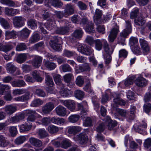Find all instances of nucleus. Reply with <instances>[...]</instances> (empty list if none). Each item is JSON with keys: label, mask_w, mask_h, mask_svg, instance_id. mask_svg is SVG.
<instances>
[{"label": "nucleus", "mask_w": 151, "mask_h": 151, "mask_svg": "<svg viewBox=\"0 0 151 151\" xmlns=\"http://www.w3.org/2000/svg\"><path fill=\"white\" fill-rule=\"evenodd\" d=\"M126 28L120 33V35L118 38V42L122 45L124 44L125 38L129 34L131 33L132 31L130 22L129 21H126Z\"/></svg>", "instance_id": "1"}, {"label": "nucleus", "mask_w": 151, "mask_h": 151, "mask_svg": "<svg viewBox=\"0 0 151 151\" xmlns=\"http://www.w3.org/2000/svg\"><path fill=\"white\" fill-rule=\"evenodd\" d=\"M26 92L25 89H17L14 90L13 94L14 96L20 95L25 93V94L20 96H19L14 98L15 100L18 101H27L29 99L30 93L29 91Z\"/></svg>", "instance_id": "2"}, {"label": "nucleus", "mask_w": 151, "mask_h": 151, "mask_svg": "<svg viewBox=\"0 0 151 151\" xmlns=\"http://www.w3.org/2000/svg\"><path fill=\"white\" fill-rule=\"evenodd\" d=\"M13 23L15 27H21L24 24L25 19L21 16H15L12 19Z\"/></svg>", "instance_id": "3"}, {"label": "nucleus", "mask_w": 151, "mask_h": 151, "mask_svg": "<svg viewBox=\"0 0 151 151\" xmlns=\"http://www.w3.org/2000/svg\"><path fill=\"white\" fill-rule=\"evenodd\" d=\"M139 43L143 53L147 55L150 52V49L148 42L143 38L139 39Z\"/></svg>", "instance_id": "4"}, {"label": "nucleus", "mask_w": 151, "mask_h": 151, "mask_svg": "<svg viewBox=\"0 0 151 151\" xmlns=\"http://www.w3.org/2000/svg\"><path fill=\"white\" fill-rule=\"evenodd\" d=\"M78 50L80 52L86 55H90L93 52L91 48L88 47L85 45H79L77 48Z\"/></svg>", "instance_id": "5"}, {"label": "nucleus", "mask_w": 151, "mask_h": 151, "mask_svg": "<svg viewBox=\"0 0 151 151\" xmlns=\"http://www.w3.org/2000/svg\"><path fill=\"white\" fill-rule=\"evenodd\" d=\"M54 108L53 103L51 102L46 103L42 106V111L44 114H49Z\"/></svg>", "instance_id": "6"}, {"label": "nucleus", "mask_w": 151, "mask_h": 151, "mask_svg": "<svg viewBox=\"0 0 151 151\" xmlns=\"http://www.w3.org/2000/svg\"><path fill=\"white\" fill-rule=\"evenodd\" d=\"M119 32V27H116L113 28L110 31L108 36V40L110 42H113L116 38L118 33Z\"/></svg>", "instance_id": "7"}, {"label": "nucleus", "mask_w": 151, "mask_h": 151, "mask_svg": "<svg viewBox=\"0 0 151 151\" xmlns=\"http://www.w3.org/2000/svg\"><path fill=\"white\" fill-rule=\"evenodd\" d=\"M63 5L62 3L59 0H45V6L50 7L52 5L57 7H60Z\"/></svg>", "instance_id": "8"}, {"label": "nucleus", "mask_w": 151, "mask_h": 151, "mask_svg": "<svg viewBox=\"0 0 151 151\" xmlns=\"http://www.w3.org/2000/svg\"><path fill=\"white\" fill-rule=\"evenodd\" d=\"M61 102L71 111H73L76 109L75 102L72 100H61Z\"/></svg>", "instance_id": "9"}, {"label": "nucleus", "mask_w": 151, "mask_h": 151, "mask_svg": "<svg viewBox=\"0 0 151 151\" xmlns=\"http://www.w3.org/2000/svg\"><path fill=\"white\" fill-rule=\"evenodd\" d=\"M113 97H114L113 100L114 104H113V107L114 109H115L116 104L121 106H125L126 104L125 102L121 98L120 94L115 93L114 94Z\"/></svg>", "instance_id": "10"}, {"label": "nucleus", "mask_w": 151, "mask_h": 151, "mask_svg": "<svg viewBox=\"0 0 151 151\" xmlns=\"http://www.w3.org/2000/svg\"><path fill=\"white\" fill-rule=\"evenodd\" d=\"M23 113L24 116L25 115L28 116L27 118V122H33L35 120L36 117L34 115L36 114L37 112L35 111L28 110L23 111Z\"/></svg>", "instance_id": "11"}, {"label": "nucleus", "mask_w": 151, "mask_h": 151, "mask_svg": "<svg viewBox=\"0 0 151 151\" xmlns=\"http://www.w3.org/2000/svg\"><path fill=\"white\" fill-rule=\"evenodd\" d=\"M74 140L76 141H78L82 144L86 142L88 138L87 136L85 133H81L74 137Z\"/></svg>", "instance_id": "12"}, {"label": "nucleus", "mask_w": 151, "mask_h": 151, "mask_svg": "<svg viewBox=\"0 0 151 151\" xmlns=\"http://www.w3.org/2000/svg\"><path fill=\"white\" fill-rule=\"evenodd\" d=\"M74 9L73 6L71 4H67L64 10V16L67 17L68 16L73 14Z\"/></svg>", "instance_id": "13"}, {"label": "nucleus", "mask_w": 151, "mask_h": 151, "mask_svg": "<svg viewBox=\"0 0 151 151\" xmlns=\"http://www.w3.org/2000/svg\"><path fill=\"white\" fill-rule=\"evenodd\" d=\"M96 121L95 119L93 117H87L85 119L83 125L86 127H91L93 126Z\"/></svg>", "instance_id": "14"}, {"label": "nucleus", "mask_w": 151, "mask_h": 151, "mask_svg": "<svg viewBox=\"0 0 151 151\" xmlns=\"http://www.w3.org/2000/svg\"><path fill=\"white\" fill-rule=\"evenodd\" d=\"M24 113L23 112L18 115L12 117L9 119V121L10 123H16L22 120L25 118Z\"/></svg>", "instance_id": "15"}, {"label": "nucleus", "mask_w": 151, "mask_h": 151, "mask_svg": "<svg viewBox=\"0 0 151 151\" xmlns=\"http://www.w3.org/2000/svg\"><path fill=\"white\" fill-rule=\"evenodd\" d=\"M103 120L106 122H108V127L109 130H111L117 125V123L115 121L111 120L110 118L108 116Z\"/></svg>", "instance_id": "16"}, {"label": "nucleus", "mask_w": 151, "mask_h": 151, "mask_svg": "<svg viewBox=\"0 0 151 151\" xmlns=\"http://www.w3.org/2000/svg\"><path fill=\"white\" fill-rule=\"evenodd\" d=\"M55 111L57 114L62 116H65L67 113L66 109L60 105L56 108Z\"/></svg>", "instance_id": "17"}, {"label": "nucleus", "mask_w": 151, "mask_h": 151, "mask_svg": "<svg viewBox=\"0 0 151 151\" xmlns=\"http://www.w3.org/2000/svg\"><path fill=\"white\" fill-rule=\"evenodd\" d=\"M17 34V32L14 30L11 31L8 30L6 31L5 33V39H14L16 37Z\"/></svg>", "instance_id": "18"}, {"label": "nucleus", "mask_w": 151, "mask_h": 151, "mask_svg": "<svg viewBox=\"0 0 151 151\" xmlns=\"http://www.w3.org/2000/svg\"><path fill=\"white\" fill-rule=\"evenodd\" d=\"M19 10L17 9H14L12 8L6 7L5 9V14L9 16L15 15L19 12Z\"/></svg>", "instance_id": "19"}, {"label": "nucleus", "mask_w": 151, "mask_h": 151, "mask_svg": "<svg viewBox=\"0 0 151 151\" xmlns=\"http://www.w3.org/2000/svg\"><path fill=\"white\" fill-rule=\"evenodd\" d=\"M29 141L32 145L37 147H40L42 145V142L39 139L31 137L29 138Z\"/></svg>", "instance_id": "20"}, {"label": "nucleus", "mask_w": 151, "mask_h": 151, "mask_svg": "<svg viewBox=\"0 0 151 151\" xmlns=\"http://www.w3.org/2000/svg\"><path fill=\"white\" fill-rule=\"evenodd\" d=\"M81 129L82 128L78 126H73L69 128L68 132L70 134L75 135L80 132Z\"/></svg>", "instance_id": "21"}, {"label": "nucleus", "mask_w": 151, "mask_h": 151, "mask_svg": "<svg viewBox=\"0 0 151 151\" xmlns=\"http://www.w3.org/2000/svg\"><path fill=\"white\" fill-rule=\"evenodd\" d=\"M17 110V107L12 105L6 106L4 108V110L6 113L10 115L14 113Z\"/></svg>", "instance_id": "22"}, {"label": "nucleus", "mask_w": 151, "mask_h": 151, "mask_svg": "<svg viewBox=\"0 0 151 151\" xmlns=\"http://www.w3.org/2000/svg\"><path fill=\"white\" fill-rule=\"evenodd\" d=\"M40 36L37 32L33 33L30 37L29 42L30 43L33 44L37 42L40 40Z\"/></svg>", "instance_id": "23"}, {"label": "nucleus", "mask_w": 151, "mask_h": 151, "mask_svg": "<svg viewBox=\"0 0 151 151\" xmlns=\"http://www.w3.org/2000/svg\"><path fill=\"white\" fill-rule=\"evenodd\" d=\"M104 41L106 40L104 39H97L95 40V48L96 50L98 51H100L101 50L103 45L104 46Z\"/></svg>", "instance_id": "24"}, {"label": "nucleus", "mask_w": 151, "mask_h": 151, "mask_svg": "<svg viewBox=\"0 0 151 151\" xmlns=\"http://www.w3.org/2000/svg\"><path fill=\"white\" fill-rule=\"evenodd\" d=\"M42 60L41 57L35 56L32 62V65L35 67H39L41 65Z\"/></svg>", "instance_id": "25"}, {"label": "nucleus", "mask_w": 151, "mask_h": 151, "mask_svg": "<svg viewBox=\"0 0 151 151\" xmlns=\"http://www.w3.org/2000/svg\"><path fill=\"white\" fill-rule=\"evenodd\" d=\"M104 48L105 52L108 54H111L113 52L114 47L109 46L106 41H104Z\"/></svg>", "instance_id": "26"}, {"label": "nucleus", "mask_w": 151, "mask_h": 151, "mask_svg": "<svg viewBox=\"0 0 151 151\" xmlns=\"http://www.w3.org/2000/svg\"><path fill=\"white\" fill-rule=\"evenodd\" d=\"M63 87L61 88L60 91V93L61 96L63 97H67L70 96L72 95V91Z\"/></svg>", "instance_id": "27"}, {"label": "nucleus", "mask_w": 151, "mask_h": 151, "mask_svg": "<svg viewBox=\"0 0 151 151\" xmlns=\"http://www.w3.org/2000/svg\"><path fill=\"white\" fill-rule=\"evenodd\" d=\"M16 69V67L12 63H9L6 64V70L8 73L12 74L15 71Z\"/></svg>", "instance_id": "28"}, {"label": "nucleus", "mask_w": 151, "mask_h": 151, "mask_svg": "<svg viewBox=\"0 0 151 151\" xmlns=\"http://www.w3.org/2000/svg\"><path fill=\"white\" fill-rule=\"evenodd\" d=\"M32 125L28 124L27 123H24L20 125L19 130L21 132H24L29 131L32 127Z\"/></svg>", "instance_id": "29"}, {"label": "nucleus", "mask_w": 151, "mask_h": 151, "mask_svg": "<svg viewBox=\"0 0 151 151\" xmlns=\"http://www.w3.org/2000/svg\"><path fill=\"white\" fill-rule=\"evenodd\" d=\"M8 140H6V138L3 135L0 134V147H7L9 144Z\"/></svg>", "instance_id": "30"}, {"label": "nucleus", "mask_w": 151, "mask_h": 151, "mask_svg": "<svg viewBox=\"0 0 151 151\" xmlns=\"http://www.w3.org/2000/svg\"><path fill=\"white\" fill-rule=\"evenodd\" d=\"M93 26V23L92 22H89L86 26L85 29L86 31L89 34L93 33L94 32Z\"/></svg>", "instance_id": "31"}, {"label": "nucleus", "mask_w": 151, "mask_h": 151, "mask_svg": "<svg viewBox=\"0 0 151 151\" xmlns=\"http://www.w3.org/2000/svg\"><path fill=\"white\" fill-rule=\"evenodd\" d=\"M42 79L40 76H28L26 78V81L31 82H33L35 81L38 82H41Z\"/></svg>", "instance_id": "32"}, {"label": "nucleus", "mask_w": 151, "mask_h": 151, "mask_svg": "<svg viewBox=\"0 0 151 151\" xmlns=\"http://www.w3.org/2000/svg\"><path fill=\"white\" fill-rule=\"evenodd\" d=\"M37 15L39 17L43 18L44 19H47L51 15V14L50 13L48 12H46L45 10H41Z\"/></svg>", "instance_id": "33"}, {"label": "nucleus", "mask_w": 151, "mask_h": 151, "mask_svg": "<svg viewBox=\"0 0 151 151\" xmlns=\"http://www.w3.org/2000/svg\"><path fill=\"white\" fill-rule=\"evenodd\" d=\"M57 39L51 40L50 42V44L51 47L55 50L58 51L60 48V45L58 44Z\"/></svg>", "instance_id": "34"}, {"label": "nucleus", "mask_w": 151, "mask_h": 151, "mask_svg": "<svg viewBox=\"0 0 151 151\" xmlns=\"http://www.w3.org/2000/svg\"><path fill=\"white\" fill-rule=\"evenodd\" d=\"M38 136L40 139H43L47 137L48 132L44 129H39L37 132Z\"/></svg>", "instance_id": "35"}, {"label": "nucleus", "mask_w": 151, "mask_h": 151, "mask_svg": "<svg viewBox=\"0 0 151 151\" xmlns=\"http://www.w3.org/2000/svg\"><path fill=\"white\" fill-rule=\"evenodd\" d=\"M45 26L49 30H53L55 31L57 28L55 26V22L53 21L48 22Z\"/></svg>", "instance_id": "36"}, {"label": "nucleus", "mask_w": 151, "mask_h": 151, "mask_svg": "<svg viewBox=\"0 0 151 151\" xmlns=\"http://www.w3.org/2000/svg\"><path fill=\"white\" fill-rule=\"evenodd\" d=\"M19 32L22 37L27 38L29 36L30 31L27 28H25L20 31Z\"/></svg>", "instance_id": "37"}, {"label": "nucleus", "mask_w": 151, "mask_h": 151, "mask_svg": "<svg viewBox=\"0 0 151 151\" xmlns=\"http://www.w3.org/2000/svg\"><path fill=\"white\" fill-rule=\"evenodd\" d=\"M26 137L25 136H20L15 139L14 143L17 145H19L22 144L26 140Z\"/></svg>", "instance_id": "38"}, {"label": "nucleus", "mask_w": 151, "mask_h": 151, "mask_svg": "<svg viewBox=\"0 0 151 151\" xmlns=\"http://www.w3.org/2000/svg\"><path fill=\"white\" fill-rule=\"evenodd\" d=\"M87 79L84 78L82 76H78L76 80V83L78 86L81 87L84 84V81L86 82Z\"/></svg>", "instance_id": "39"}, {"label": "nucleus", "mask_w": 151, "mask_h": 151, "mask_svg": "<svg viewBox=\"0 0 151 151\" xmlns=\"http://www.w3.org/2000/svg\"><path fill=\"white\" fill-rule=\"evenodd\" d=\"M66 27H61L60 28H57L56 32L57 33L60 34H64L67 33L68 30V27H67L68 25H67Z\"/></svg>", "instance_id": "40"}, {"label": "nucleus", "mask_w": 151, "mask_h": 151, "mask_svg": "<svg viewBox=\"0 0 151 151\" xmlns=\"http://www.w3.org/2000/svg\"><path fill=\"white\" fill-rule=\"evenodd\" d=\"M75 96L77 99L81 100L84 97V93L80 90H76L74 92Z\"/></svg>", "instance_id": "41"}, {"label": "nucleus", "mask_w": 151, "mask_h": 151, "mask_svg": "<svg viewBox=\"0 0 151 151\" xmlns=\"http://www.w3.org/2000/svg\"><path fill=\"white\" fill-rule=\"evenodd\" d=\"M12 84L13 87H20L24 86L26 83L23 80H18L13 81Z\"/></svg>", "instance_id": "42"}, {"label": "nucleus", "mask_w": 151, "mask_h": 151, "mask_svg": "<svg viewBox=\"0 0 151 151\" xmlns=\"http://www.w3.org/2000/svg\"><path fill=\"white\" fill-rule=\"evenodd\" d=\"M80 116L79 115L74 114L70 116L68 118V121L72 123H75L77 122L80 119Z\"/></svg>", "instance_id": "43"}, {"label": "nucleus", "mask_w": 151, "mask_h": 151, "mask_svg": "<svg viewBox=\"0 0 151 151\" xmlns=\"http://www.w3.org/2000/svg\"><path fill=\"white\" fill-rule=\"evenodd\" d=\"M27 58V54L25 53L20 54L17 58V61L18 63H21L25 61Z\"/></svg>", "instance_id": "44"}, {"label": "nucleus", "mask_w": 151, "mask_h": 151, "mask_svg": "<svg viewBox=\"0 0 151 151\" xmlns=\"http://www.w3.org/2000/svg\"><path fill=\"white\" fill-rule=\"evenodd\" d=\"M47 130L50 133L54 134L58 132L59 128L58 127L55 126L51 125L48 127Z\"/></svg>", "instance_id": "45"}, {"label": "nucleus", "mask_w": 151, "mask_h": 151, "mask_svg": "<svg viewBox=\"0 0 151 151\" xmlns=\"http://www.w3.org/2000/svg\"><path fill=\"white\" fill-rule=\"evenodd\" d=\"M82 35L83 32L81 30L77 29L72 34V36L76 39H78L82 37Z\"/></svg>", "instance_id": "46"}, {"label": "nucleus", "mask_w": 151, "mask_h": 151, "mask_svg": "<svg viewBox=\"0 0 151 151\" xmlns=\"http://www.w3.org/2000/svg\"><path fill=\"white\" fill-rule=\"evenodd\" d=\"M0 23L5 29H8L9 28L10 26L9 23L4 18H0Z\"/></svg>", "instance_id": "47"}, {"label": "nucleus", "mask_w": 151, "mask_h": 151, "mask_svg": "<svg viewBox=\"0 0 151 151\" xmlns=\"http://www.w3.org/2000/svg\"><path fill=\"white\" fill-rule=\"evenodd\" d=\"M60 69L62 70L63 72L71 71L72 69L70 66L68 64H64L61 65L60 67Z\"/></svg>", "instance_id": "48"}, {"label": "nucleus", "mask_w": 151, "mask_h": 151, "mask_svg": "<svg viewBox=\"0 0 151 151\" xmlns=\"http://www.w3.org/2000/svg\"><path fill=\"white\" fill-rule=\"evenodd\" d=\"M45 65L48 69L51 70L54 69L56 67L55 64L52 62L46 61L45 63Z\"/></svg>", "instance_id": "49"}, {"label": "nucleus", "mask_w": 151, "mask_h": 151, "mask_svg": "<svg viewBox=\"0 0 151 151\" xmlns=\"http://www.w3.org/2000/svg\"><path fill=\"white\" fill-rule=\"evenodd\" d=\"M43 101L39 99H37L34 100L32 102V106L34 107L39 106L43 104Z\"/></svg>", "instance_id": "50"}, {"label": "nucleus", "mask_w": 151, "mask_h": 151, "mask_svg": "<svg viewBox=\"0 0 151 151\" xmlns=\"http://www.w3.org/2000/svg\"><path fill=\"white\" fill-rule=\"evenodd\" d=\"M70 141L69 140H63L61 142V147L66 149L71 146Z\"/></svg>", "instance_id": "51"}, {"label": "nucleus", "mask_w": 151, "mask_h": 151, "mask_svg": "<svg viewBox=\"0 0 151 151\" xmlns=\"http://www.w3.org/2000/svg\"><path fill=\"white\" fill-rule=\"evenodd\" d=\"M129 43L131 47L137 46L138 45V39L134 37H132L129 39Z\"/></svg>", "instance_id": "52"}, {"label": "nucleus", "mask_w": 151, "mask_h": 151, "mask_svg": "<svg viewBox=\"0 0 151 151\" xmlns=\"http://www.w3.org/2000/svg\"><path fill=\"white\" fill-rule=\"evenodd\" d=\"M135 25L136 26H142L145 22V21L141 17H138L134 21Z\"/></svg>", "instance_id": "53"}, {"label": "nucleus", "mask_w": 151, "mask_h": 151, "mask_svg": "<svg viewBox=\"0 0 151 151\" xmlns=\"http://www.w3.org/2000/svg\"><path fill=\"white\" fill-rule=\"evenodd\" d=\"M27 47L24 43H20L16 47V50L18 51H22L26 49Z\"/></svg>", "instance_id": "54"}, {"label": "nucleus", "mask_w": 151, "mask_h": 151, "mask_svg": "<svg viewBox=\"0 0 151 151\" xmlns=\"http://www.w3.org/2000/svg\"><path fill=\"white\" fill-rule=\"evenodd\" d=\"M143 78L141 76H139L135 81V84L138 87H143L142 83Z\"/></svg>", "instance_id": "55"}, {"label": "nucleus", "mask_w": 151, "mask_h": 151, "mask_svg": "<svg viewBox=\"0 0 151 151\" xmlns=\"http://www.w3.org/2000/svg\"><path fill=\"white\" fill-rule=\"evenodd\" d=\"M133 53L137 55H139L142 54V52L140 50L139 47L137 45L131 47Z\"/></svg>", "instance_id": "56"}, {"label": "nucleus", "mask_w": 151, "mask_h": 151, "mask_svg": "<svg viewBox=\"0 0 151 151\" xmlns=\"http://www.w3.org/2000/svg\"><path fill=\"white\" fill-rule=\"evenodd\" d=\"M86 82V84L83 88L84 90L89 92H92L93 90L91 89V84L89 80L87 79Z\"/></svg>", "instance_id": "57"}, {"label": "nucleus", "mask_w": 151, "mask_h": 151, "mask_svg": "<svg viewBox=\"0 0 151 151\" xmlns=\"http://www.w3.org/2000/svg\"><path fill=\"white\" fill-rule=\"evenodd\" d=\"M13 48V46L12 45L7 44L2 45V51L5 52L11 50Z\"/></svg>", "instance_id": "58"}, {"label": "nucleus", "mask_w": 151, "mask_h": 151, "mask_svg": "<svg viewBox=\"0 0 151 151\" xmlns=\"http://www.w3.org/2000/svg\"><path fill=\"white\" fill-rule=\"evenodd\" d=\"M35 93L38 96L45 97L46 96V93L45 91L41 89H36Z\"/></svg>", "instance_id": "59"}, {"label": "nucleus", "mask_w": 151, "mask_h": 151, "mask_svg": "<svg viewBox=\"0 0 151 151\" xmlns=\"http://www.w3.org/2000/svg\"><path fill=\"white\" fill-rule=\"evenodd\" d=\"M45 83L47 85L50 87H52L54 84L52 78L50 76H46Z\"/></svg>", "instance_id": "60"}, {"label": "nucleus", "mask_w": 151, "mask_h": 151, "mask_svg": "<svg viewBox=\"0 0 151 151\" xmlns=\"http://www.w3.org/2000/svg\"><path fill=\"white\" fill-rule=\"evenodd\" d=\"M9 130L12 137H14L17 135V129L15 127L12 126L10 127L9 129Z\"/></svg>", "instance_id": "61"}, {"label": "nucleus", "mask_w": 151, "mask_h": 151, "mask_svg": "<svg viewBox=\"0 0 151 151\" xmlns=\"http://www.w3.org/2000/svg\"><path fill=\"white\" fill-rule=\"evenodd\" d=\"M28 26L33 29H35L37 27V25L34 20L31 19L28 21Z\"/></svg>", "instance_id": "62"}, {"label": "nucleus", "mask_w": 151, "mask_h": 151, "mask_svg": "<svg viewBox=\"0 0 151 151\" xmlns=\"http://www.w3.org/2000/svg\"><path fill=\"white\" fill-rule=\"evenodd\" d=\"M105 125L104 122L100 123L96 127V131L99 132H102L105 129Z\"/></svg>", "instance_id": "63"}, {"label": "nucleus", "mask_w": 151, "mask_h": 151, "mask_svg": "<svg viewBox=\"0 0 151 151\" xmlns=\"http://www.w3.org/2000/svg\"><path fill=\"white\" fill-rule=\"evenodd\" d=\"M147 126V124L145 122H142L137 127V131L141 133V132L143 130L144 128H146Z\"/></svg>", "instance_id": "64"}]
</instances>
